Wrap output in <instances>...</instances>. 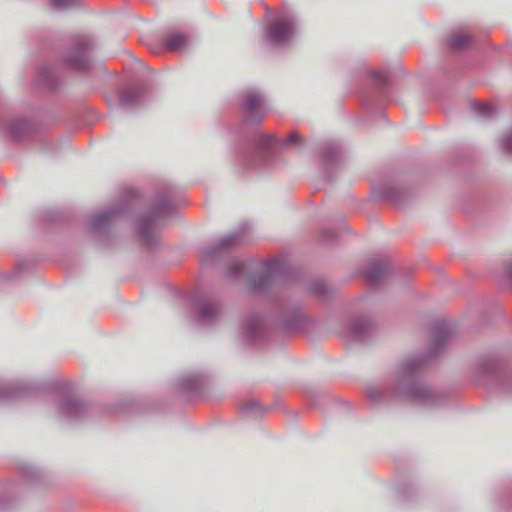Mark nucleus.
<instances>
[{"label": "nucleus", "mask_w": 512, "mask_h": 512, "mask_svg": "<svg viewBox=\"0 0 512 512\" xmlns=\"http://www.w3.org/2000/svg\"><path fill=\"white\" fill-rule=\"evenodd\" d=\"M228 276L235 277L238 279H246V286L244 289L249 293H254L255 280L252 275V262L244 260H236L229 266Z\"/></svg>", "instance_id": "nucleus-1"}, {"label": "nucleus", "mask_w": 512, "mask_h": 512, "mask_svg": "<svg viewBox=\"0 0 512 512\" xmlns=\"http://www.w3.org/2000/svg\"><path fill=\"white\" fill-rule=\"evenodd\" d=\"M240 116H242V125L244 127L254 128L255 94L253 91H250L243 95L242 104H240Z\"/></svg>", "instance_id": "nucleus-2"}, {"label": "nucleus", "mask_w": 512, "mask_h": 512, "mask_svg": "<svg viewBox=\"0 0 512 512\" xmlns=\"http://www.w3.org/2000/svg\"><path fill=\"white\" fill-rule=\"evenodd\" d=\"M291 27L288 22H275L267 30V39L270 43L279 45L289 41Z\"/></svg>", "instance_id": "nucleus-3"}, {"label": "nucleus", "mask_w": 512, "mask_h": 512, "mask_svg": "<svg viewBox=\"0 0 512 512\" xmlns=\"http://www.w3.org/2000/svg\"><path fill=\"white\" fill-rule=\"evenodd\" d=\"M186 44V37L178 32L168 35L164 42H162V46H164L165 51L170 52H180L186 47Z\"/></svg>", "instance_id": "nucleus-4"}, {"label": "nucleus", "mask_w": 512, "mask_h": 512, "mask_svg": "<svg viewBox=\"0 0 512 512\" xmlns=\"http://www.w3.org/2000/svg\"><path fill=\"white\" fill-rule=\"evenodd\" d=\"M219 313V305L213 301H203L199 304V317L201 321H210Z\"/></svg>", "instance_id": "nucleus-5"}, {"label": "nucleus", "mask_w": 512, "mask_h": 512, "mask_svg": "<svg viewBox=\"0 0 512 512\" xmlns=\"http://www.w3.org/2000/svg\"><path fill=\"white\" fill-rule=\"evenodd\" d=\"M470 41L469 35L460 32L450 37V46L454 49H463Z\"/></svg>", "instance_id": "nucleus-6"}, {"label": "nucleus", "mask_w": 512, "mask_h": 512, "mask_svg": "<svg viewBox=\"0 0 512 512\" xmlns=\"http://www.w3.org/2000/svg\"><path fill=\"white\" fill-rule=\"evenodd\" d=\"M384 272V266L380 262H375L371 264L370 268L367 269V272H365V275H367V278L371 280L372 282H376L382 277Z\"/></svg>", "instance_id": "nucleus-7"}, {"label": "nucleus", "mask_w": 512, "mask_h": 512, "mask_svg": "<svg viewBox=\"0 0 512 512\" xmlns=\"http://www.w3.org/2000/svg\"><path fill=\"white\" fill-rule=\"evenodd\" d=\"M139 97H140V91L138 89L129 88V89H126L124 92H122L121 103L124 105H129V104H132V103L136 102L137 100H139Z\"/></svg>", "instance_id": "nucleus-8"}, {"label": "nucleus", "mask_w": 512, "mask_h": 512, "mask_svg": "<svg viewBox=\"0 0 512 512\" xmlns=\"http://www.w3.org/2000/svg\"><path fill=\"white\" fill-rule=\"evenodd\" d=\"M51 5L58 10H67L77 6V0H51Z\"/></svg>", "instance_id": "nucleus-9"}, {"label": "nucleus", "mask_w": 512, "mask_h": 512, "mask_svg": "<svg viewBox=\"0 0 512 512\" xmlns=\"http://www.w3.org/2000/svg\"><path fill=\"white\" fill-rule=\"evenodd\" d=\"M255 404L252 400L248 402H244L242 407H240V413H242L243 417H249L254 413Z\"/></svg>", "instance_id": "nucleus-10"}, {"label": "nucleus", "mask_w": 512, "mask_h": 512, "mask_svg": "<svg viewBox=\"0 0 512 512\" xmlns=\"http://www.w3.org/2000/svg\"><path fill=\"white\" fill-rule=\"evenodd\" d=\"M257 141H258V146L265 145V144L271 143L273 141V137L272 136H268V135L258 131Z\"/></svg>", "instance_id": "nucleus-11"}, {"label": "nucleus", "mask_w": 512, "mask_h": 512, "mask_svg": "<svg viewBox=\"0 0 512 512\" xmlns=\"http://www.w3.org/2000/svg\"><path fill=\"white\" fill-rule=\"evenodd\" d=\"M476 112L482 115H489L491 113V105L490 104H479L475 106Z\"/></svg>", "instance_id": "nucleus-12"}, {"label": "nucleus", "mask_w": 512, "mask_h": 512, "mask_svg": "<svg viewBox=\"0 0 512 512\" xmlns=\"http://www.w3.org/2000/svg\"><path fill=\"white\" fill-rule=\"evenodd\" d=\"M236 241L234 240V235H226L224 237L221 238L220 240V246L222 248L226 247V246H230V245H233Z\"/></svg>", "instance_id": "nucleus-13"}, {"label": "nucleus", "mask_w": 512, "mask_h": 512, "mask_svg": "<svg viewBox=\"0 0 512 512\" xmlns=\"http://www.w3.org/2000/svg\"><path fill=\"white\" fill-rule=\"evenodd\" d=\"M298 138H300V137L298 136V134H297V133H295V132H293V133H291V134L288 136V139H286V142H288V143H297Z\"/></svg>", "instance_id": "nucleus-14"}, {"label": "nucleus", "mask_w": 512, "mask_h": 512, "mask_svg": "<svg viewBox=\"0 0 512 512\" xmlns=\"http://www.w3.org/2000/svg\"><path fill=\"white\" fill-rule=\"evenodd\" d=\"M140 235H142L143 240L148 242V238H147V235L145 234V230L140 231Z\"/></svg>", "instance_id": "nucleus-15"}, {"label": "nucleus", "mask_w": 512, "mask_h": 512, "mask_svg": "<svg viewBox=\"0 0 512 512\" xmlns=\"http://www.w3.org/2000/svg\"><path fill=\"white\" fill-rule=\"evenodd\" d=\"M74 66H75L76 69H82L83 68V64L82 63H75Z\"/></svg>", "instance_id": "nucleus-16"}]
</instances>
